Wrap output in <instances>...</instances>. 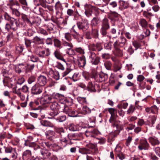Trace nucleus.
<instances>
[{
	"instance_id": "1",
	"label": "nucleus",
	"mask_w": 160,
	"mask_h": 160,
	"mask_svg": "<svg viewBox=\"0 0 160 160\" xmlns=\"http://www.w3.org/2000/svg\"><path fill=\"white\" fill-rule=\"evenodd\" d=\"M55 131L59 134L60 136V140L61 143L63 142L64 143L63 145H62V147L64 148L67 145V143L68 140L67 139V137H68V138L70 140H71L72 138V137H74L75 136V135L73 134L72 135L68 134L67 132H65L63 128H58L54 126L53 127Z\"/></svg>"
},
{
	"instance_id": "2",
	"label": "nucleus",
	"mask_w": 160,
	"mask_h": 160,
	"mask_svg": "<svg viewBox=\"0 0 160 160\" xmlns=\"http://www.w3.org/2000/svg\"><path fill=\"white\" fill-rule=\"evenodd\" d=\"M108 111L111 114V117L109 120V122L112 124L113 126H118L119 128L122 129V127L119 124V123H120V122L116 119V109L113 108H109Z\"/></svg>"
},
{
	"instance_id": "3",
	"label": "nucleus",
	"mask_w": 160,
	"mask_h": 160,
	"mask_svg": "<svg viewBox=\"0 0 160 160\" xmlns=\"http://www.w3.org/2000/svg\"><path fill=\"white\" fill-rule=\"evenodd\" d=\"M64 106V104L58 103L54 102L50 106V108L52 111L50 112V114L52 116H55L57 115L59 112L60 109L61 107Z\"/></svg>"
},
{
	"instance_id": "4",
	"label": "nucleus",
	"mask_w": 160,
	"mask_h": 160,
	"mask_svg": "<svg viewBox=\"0 0 160 160\" xmlns=\"http://www.w3.org/2000/svg\"><path fill=\"white\" fill-rule=\"evenodd\" d=\"M108 19L104 18L102 21V28L100 30V33L102 36L105 37L107 33V30L110 28L109 24Z\"/></svg>"
},
{
	"instance_id": "5",
	"label": "nucleus",
	"mask_w": 160,
	"mask_h": 160,
	"mask_svg": "<svg viewBox=\"0 0 160 160\" xmlns=\"http://www.w3.org/2000/svg\"><path fill=\"white\" fill-rule=\"evenodd\" d=\"M77 25L78 29L83 32H86L89 28L88 22L85 19L81 21L78 22Z\"/></svg>"
},
{
	"instance_id": "6",
	"label": "nucleus",
	"mask_w": 160,
	"mask_h": 160,
	"mask_svg": "<svg viewBox=\"0 0 160 160\" xmlns=\"http://www.w3.org/2000/svg\"><path fill=\"white\" fill-rule=\"evenodd\" d=\"M52 100L51 95L46 94L45 92L43 93L39 99V101L41 104L44 105L50 103Z\"/></svg>"
},
{
	"instance_id": "7",
	"label": "nucleus",
	"mask_w": 160,
	"mask_h": 160,
	"mask_svg": "<svg viewBox=\"0 0 160 160\" xmlns=\"http://www.w3.org/2000/svg\"><path fill=\"white\" fill-rule=\"evenodd\" d=\"M139 145L138 148L140 150H148L150 148V146L146 139H140L139 141Z\"/></svg>"
},
{
	"instance_id": "8",
	"label": "nucleus",
	"mask_w": 160,
	"mask_h": 160,
	"mask_svg": "<svg viewBox=\"0 0 160 160\" xmlns=\"http://www.w3.org/2000/svg\"><path fill=\"white\" fill-rule=\"evenodd\" d=\"M19 26V22H12L7 23L6 24L5 28L6 30L9 31L10 29L13 31L16 30Z\"/></svg>"
},
{
	"instance_id": "9",
	"label": "nucleus",
	"mask_w": 160,
	"mask_h": 160,
	"mask_svg": "<svg viewBox=\"0 0 160 160\" xmlns=\"http://www.w3.org/2000/svg\"><path fill=\"white\" fill-rule=\"evenodd\" d=\"M90 128H92V126H90L89 128L85 132V135L87 137H91L93 138H96V136L98 134V130L93 129L91 130Z\"/></svg>"
},
{
	"instance_id": "10",
	"label": "nucleus",
	"mask_w": 160,
	"mask_h": 160,
	"mask_svg": "<svg viewBox=\"0 0 160 160\" xmlns=\"http://www.w3.org/2000/svg\"><path fill=\"white\" fill-rule=\"evenodd\" d=\"M42 87L38 84H36L31 88V93L33 95H39L42 91Z\"/></svg>"
},
{
	"instance_id": "11",
	"label": "nucleus",
	"mask_w": 160,
	"mask_h": 160,
	"mask_svg": "<svg viewBox=\"0 0 160 160\" xmlns=\"http://www.w3.org/2000/svg\"><path fill=\"white\" fill-rule=\"evenodd\" d=\"M127 39L124 37H120L114 42L113 46L122 47L127 43Z\"/></svg>"
},
{
	"instance_id": "12",
	"label": "nucleus",
	"mask_w": 160,
	"mask_h": 160,
	"mask_svg": "<svg viewBox=\"0 0 160 160\" xmlns=\"http://www.w3.org/2000/svg\"><path fill=\"white\" fill-rule=\"evenodd\" d=\"M119 124L120 126H121L122 127V129L119 128L118 126H113L112 125V124H111V126L112 127H113V128L116 127L117 129L116 130H115L114 132H111V133H110L109 134V137L111 138L112 139L113 138L117 137V136L119 134V133L120 132V131L121 130H122L123 128V125L121 124L120 123H119Z\"/></svg>"
},
{
	"instance_id": "13",
	"label": "nucleus",
	"mask_w": 160,
	"mask_h": 160,
	"mask_svg": "<svg viewBox=\"0 0 160 160\" xmlns=\"http://www.w3.org/2000/svg\"><path fill=\"white\" fill-rule=\"evenodd\" d=\"M22 157L23 160H31L33 156L31 150H26L23 152Z\"/></svg>"
},
{
	"instance_id": "14",
	"label": "nucleus",
	"mask_w": 160,
	"mask_h": 160,
	"mask_svg": "<svg viewBox=\"0 0 160 160\" xmlns=\"http://www.w3.org/2000/svg\"><path fill=\"white\" fill-rule=\"evenodd\" d=\"M47 82V78L46 77L43 75H40L38 78L37 84L43 87L44 86Z\"/></svg>"
},
{
	"instance_id": "15",
	"label": "nucleus",
	"mask_w": 160,
	"mask_h": 160,
	"mask_svg": "<svg viewBox=\"0 0 160 160\" xmlns=\"http://www.w3.org/2000/svg\"><path fill=\"white\" fill-rule=\"evenodd\" d=\"M3 15L4 20L9 22H19L16 19L11 17L7 12H5Z\"/></svg>"
},
{
	"instance_id": "16",
	"label": "nucleus",
	"mask_w": 160,
	"mask_h": 160,
	"mask_svg": "<svg viewBox=\"0 0 160 160\" xmlns=\"http://www.w3.org/2000/svg\"><path fill=\"white\" fill-rule=\"evenodd\" d=\"M9 4L11 9L16 8H20V5L17 0H10Z\"/></svg>"
},
{
	"instance_id": "17",
	"label": "nucleus",
	"mask_w": 160,
	"mask_h": 160,
	"mask_svg": "<svg viewBox=\"0 0 160 160\" xmlns=\"http://www.w3.org/2000/svg\"><path fill=\"white\" fill-rule=\"evenodd\" d=\"M86 146L90 149L91 154H94L98 151L97 145L95 144L90 143L86 145Z\"/></svg>"
},
{
	"instance_id": "18",
	"label": "nucleus",
	"mask_w": 160,
	"mask_h": 160,
	"mask_svg": "<svg viewBox=\"0 0 160 160\" xmlns=\"http://www.w3.org/2000/svg\"><path fill=\"white\" fill-rule=\"evenodd\" d=\"M98 82H102L105 81L108 79V75L107 74L104 73L102 72H101L98 74Z\"/></svg>"
},
{
	"instance_id": "19",
	"label": "nucleus",
	"mask_w": 160,
	"mask_h": 160,
	"mask_svg": "<svg viewBox=\"0 0 160 160\" xmlns=\"http://www.w3.org/2000/svg\"><path fill=\"white\" fill-rule=\"evenodd\" d=\"M78 66L80 67L83 68L86 64V58L84 55L78 57Z\"/></svg>"
},
{
	"instance_id": "20",
	"label": "nucleus",
	"mask_w": 160,
	"mask_h": 160,
	"mask_svg": "<svg viewBox=\"0 0 160 160\" xmlns=\"http://www.w3.org/2000/svg\"><path fill=\"white\" fill-rule=\"evenodd\" d=\"M43 146L44 147L46 146L48 148L50 149H52L53 148H56L57 149H62V148H59V146L56 144H52L51 142H45L42 143Z\"/></svg>"
},
{
	"instance_id": "21",
	"label": "nucleus",
	"mask_w": 160,
	"mask_h": 160,
	"mask_svg": "<svg viewBox=\"0 0 160 160\" xmlns=\"http://www.w3.org/2000/svg\"><path fill=\"white\" fill-rule=\"evenodd\" d=\"M118 2L120 6L119 8L121 7L123 9H126L129 7V3L128 1L119 0Z\"/></svg>"
},
{
	"instance_id": "22",
	"label": "nucleus",
	"mask_w": 160,
	"mask_h": 160,
	"mask_svg": "<svg viewBox=\"0 0 160 160\" xmlns=\"http://www.w3.org/2000/svg\"><path fill=\"white\" fill-rule=\"evenodd\" d=\"M100 22V18L98 17L94 18L91 21V25L92 28L95 27Z\"/></svg>"
},
{
	"instance_id": "23",
	"label": "nucleus",
	"mask_w": 160,
	"mask_h": 160,
	"mask_svg": "<svg viewBox=\"0 0 160 160\" xmlns=\"http://www.w3.org/2000/svg\"><path fill=\"white\" fill-rule=\"evenodd\" d=\"M44 39L40 38L37 36H35L32 39V42L36 44H44Z\"/></svg>"
},
{
	"instance_id": "24",
	"label": "nucleus",
	"mask_w": 160,
	"mask_h": 160,
	"mask_svg": "<svg viewBox=\"0 0 160 160\" xmlns=\"http://www.w3.org/2000/svg\"><path fill=\"white\" fill-rule=\"evenodd\" d=\"M55 57L58 59L61 60L66 63L65 59L61 55V53L58 49H56L54 52Z\"/></svg>"
},
{
	"instance_id": "25",
	"label": "nucleus",
	"mask_w": 160,
	"mask_h": 160,
	"mask_svg": "<svg viewBox=\"0 0 160 160\" xmlns=\"http://www.w3.org/2000/svg\"><path fill=\"white\" fill-rule=\"evenodd\" d=\"M71 33L72 36L73 37V38L76 39L78 42H80V38L82 39L81 36L78 33L76 32L75 30H73V31L71 32Z\"/></svg>"
},
{
	"instance_id": "26",
	"label": "nucleus",
	"mask_w": 160,
	"mask_h": 160,
	"mask_svg": "<svg viewBox=\"0 0 160 160\" xmlns=\"http://www.w3.org/2000/svg\"><path fill=\"white\" fill-rule=\"evenodd\" d=\"M41 153L43 156V158L46 160L52 156L50 152L46 149L42 151Z\"/></svg>"
},
{
	"instance_id": "27",
	"label": "nucleus",
	"mask_w": 160,
	"mask_h": 160,
	"mask_svg": "<svg viewBox=\"0 0 160 160\" xmlns=\"http://www.w3.org/2000/svg\"><path fill=\"white\" fill-rule=\"evenodd\" d=\"M55 132L53 131L49 130L45 133L46 138L50 140H52V138L54 136Z\"/></svg>"
},
{
	"instance_id": "28",
	"label": "nucleus",
	"mask_w": 160,
	"mask_h": 160,
	"mask_svg": "<svg viewBox=\"0 0 160 160\" xmlns=\"http://www.w3.org/2000/svg\"><path fill=\"white\" fill-rule=\"evenodd\" d=\"M149 142L152 146H155L158 145L160 142L157 138L152 137H150L148 139Z\"/></svg>"
},
{
	"instance_id": "29",
	"label": "nucleus",
	"mask_w": 160,
	"mask_h": 160,
	"mask_svg": "<svg viewBox=\"0 0 160 160\" xmlns=\"http://www.w3.org/2000/svg\"><path fill=\"white\" fill-rule=\"evenodd\" d=\"M86 90L91 92H95L96 91L95 86L93 84L92 82H90L88 83Z\"/></svg>"
},
{
	"instance_id": "30",
	"label": "nucleus",
	"mask_w": 160,
	"mask_h": 160,
	"mask_svg": "<svg viewBox=\"0 0 160 160\" xmlns=\"http://www.w3.org/2000/svg\"><path fill=\"white\" fill-rule=\"evenodd\" d=\"M51 96L52 97V99H55L58 100L62 99L64 97L63 95L58 93H53Z\"/></svg>"
},
{
	"instance_id": "31",
	"label": "nucleus",
	"mask_w": 160,
	"mask_h": 160,
	"mask_svg": "<svg viewBox=\"0 0 160 160\" xmlns=\"http://www.w3.org/2000/svg\"><path fill=\"white\" fill-rule=\"evenodd\" d=\"M90 150L85 148H80L79 149V152L82 154H91Z\"/></svg>"
},
{
	"instance_id": "32",
	"label": "nucleus",
	"mask_w": 160,
	"mask_h": 160,
	"mask_svg": "<svg viewBox=\"0 0 160 160\" xmlns=\"http://www.w3.org/2000/svg\"><path fill=\"white\" fill-rule=\"evenodd\" d=\"M41 124L43 126L45 127H54L53 124L51 122L46 121L42 120L40 121Z\"/></svg>"
},
{
	"instance_id": "33",
	"label": "nucleus",
	"mask_w": 160,
	"mask_h": 160,
	"mask_svg": "<svg viewBox=\"0 0 160 160\" xmlns=\"http://www.w3.org/2000/svg\"><path fill=\"white\" fill-rule=\"evenodd\" d=\"M113 46L116 52V55L119 57L122 56L123 54L122 51L120 49L121 47L115 46Z\"/></svg>"
},
{
	"instance_id": "34",
	"label": "nucleus",
	"mask_w": 160,
	"mask_h": 160,
	"mask_svg": "<svg viewBox=\"0 0 160 160\" xmlns=\"http://www.w3.org/2000/svg\"><path fill=\"white\" fill-rule=\"evenodd\" d=\"M104 61V66L106 69L108 70H111L112 64L111 62L107 60Z\"/></svg>"
},
{
	"instance_id": "35",
	"label": "nucleus",
	"mask_w": 160,
	"mask_h": 160,
	"mask_svg": "<svg viewBox=\"0 0 160 160\" xmlns=\"http://www.w3.org/2000/svg\"><path fill=\"white\" fill-rule=\"evenodd\" d=\"M22 18L25 22L28 23H29L31 25L36 24V23H37L36 21H33L31 22L28 18L27 16L25 15H22Z\"/></svg>"
},
{
	"instance_id": "36",
	"label": "nucleus",
	"mask_w": 160,
	"mask_h": 160,
	"mask_svg": "<svg viewBox=\"0 0 160 160\" xmlns=\"http://www.w3.org/2000/svg\"><path fill=\"white\" fill-rule=\"evenodd\" d=\"M98 74L97 73L96 71L95 70L92 71L91 73L90 74V77L91 78L94 79L96 82L97 81L98 77Z\"/></svg>"
},
{
	"instance_id": "37",
	"label": "nucleus",
	"mask_w": 160,
	"mask_h": 160,
	"mask_svg": "<svg viewBox=\"0 0 160 160\" xmlns=\"http://www.w3.org/2000/svg\"><path fill=\"white\" fill-rule=\"evenodd\" d=\"M54 46L55 47H57L59 49L62 48V46L61 42L58 39L55 38L53 40Z\"/></svg>"
},
{
	"instance_id": "38",
	"label": "nucleus",
	"mask_w": 160,
	"mask_h": 160,
	"mask_svg": "<svg viewBox=\"0 0 160 160\" xmlns=\"http://www.w3.org/2000/svg\"><path fill=\"white\" fill-rule=\"evenodd\" d=\"M139 23L142 28H146L148 27V22L144 19H140L139 20Z\"/></svg>"
},
{
	"instance_id": "39",
	"label": "nucleus",
	"mask_w": 160,
	"mask_h": 160,
	"mask_svg": "<svg viewBox=\"0 0 160 160\" xmlns=\"http://www.w3.org/2000/svg\"><path fill=\"white\" fill-rule=\"evenodd\" d=\"M62 45L67 48V50L72 48L73 47V45L72 43L66 41L63 42Z\"/></svg>"
},
{
	"instance_id": "40",
	"label": "nucleus",
	"mask_w": 160,
	"mask_h": 160,
	"mask_svg": "<svg viewBox=\"0 0 160 160\" xmlns=\"http://www.w3.org/2000/svg\"><path fill=\"white\" fill-rule=\"evenodd\" d=\"M82 110L86 114H89L91 113V111H95V110L94 108H93L92 109H91L90 108L88 107L87 106H84L82 107Z\"/></svg>"
},
{
	"instance_id": "41",
	"label": "nucleus",
	"mask_w": 160,
	"mask_h": 160,
	"mask_svg": "<svg viewBox=\"0 0 160 160\" xmlns=\"http://www.w3.org/2000/svg\"><path fill=\"white\" fill-rule=\"evenodd\" d=\"M100 57L97 56L90 61L92 64L97 65L100 62Z\"/></svg>"
},
{
	"instance_id": "42",
	"label": "nucleus",
	"mask_w": 160,
	"mask_h": 160,
	"mask_svg": "<svg viewBox=\"0 0 160 160\" xmlns=\"http://www.w3.org/2000/svg\"><path fill=\"white\" fill-rule=\"evenodd\" d=\"M36 53L41 58H43L46 56V54L45 53V51L44 50H42L39 51H36Z\"/></svg>"
},
{
	"instance_id": "43",
	"label": "nucleus",
	"mask_w": 160,
	"mask_h": 160,
	"mask_svg": "<svg viewBox=\"0 0 160 160\" xmlns=\"http://www.w3.org/2000/svg\"><path fill=\"white\" fill-rule=\"evenodd\" d=\"M19 8H16L11 9L12 14L15 15L17 17H19L20 15V12L18 11Z\"/></svg>"
},
{
	"instance_id": "44",
	"label": "nucleus",
	"mask_w": 160,
	"mask_h": 160,
	"mask_svg": "<svg viewBox=\"0 0 160 160\" xmlns=\"http://www.w3.org/2000/svg\"><path fill=\"white\" fill-rule=\"evenodd\" d=\"M135 109V107L134 105H130L127 111V114H130L133 113Z\"/></svg>"
},
{
	"instance_id": "45",
	"label": "nucleus",
	"mask_w": 160,
	"mask_h": 160,
	"mask_svg": "<svg viewBox=\"0 0 160 160\" xmlns=\"http://www.w3.org/2000/svg\"><path fill=\"white\" fill-rule=\"evenodd\" d=\"M77 100L81 104L87 103L86 98H85L78 97L77 98Z\"/></svg>"
},
{
	"instance_id": "46",
	"label": "nucleus",
	"mask_w": 160,
	"mask_h": 160,
	"mask_svg": "<svg viewBox=\"0 0 160 160\" xmlns=\"http://www.w3.org/2000/svg\"><path fill=\"white\" fill-rule=\"evenodd\" d=\"M61 107L64 112L67 114H68L69 112H70L71 108L64 104V106Z\"/></svg>"
},
{
	"instance_id": "47",
	"label": "nucleus",
	"mask_w": 160,
	"mask_h": 160,
	"mask_svg": "<svg viewBox=\"0 0 160 160\" xmlns=\"http://www.w3.org/2000/svg\"><path fill=\"white\" fill-rule=\"evenodd\" d=\"M112 42L110 41V42L105 43L104 44V48L105 49L108 50H111L112 48V45L111 42Z\"/></svg>"
},
{
	"instance_id": "48",
	"label": "nucleus",
	"mask_w": 160,
	"mask_h": 160,
	"mask_svg": "<svg viewBox=\"0 0 160 160\" xmlns=\"http://www.w3.org/2000/svg\"><path fill=\"white\" fill-rule=\"evenodd\" d=\"M92 28V34L95 38H97L98 37V31L96 29L93 28Z\"/></svg>"
},
{
	"instance_id": "49",
	"label": "nucleus",
	"mask_w": 160,
	"mask_h": 160,
	"mask_svg": "<svg viewBox=\"0 0 160 160\" xmlns=\"http://www.w3.org/2000/svg\"><path fill=\"white\" fill-rule=\"evenodd\" d=\"M78 115V112L73 110L71 109L70 112H69L68 115L71 117H75L77 116Z\"/></svg>"
},
{
	"instance_id": "50",
	"label": "nucleus",
	"mask_w": 160,
	"mask_h": 160,
	"mask_svg": "<svg viewBox=\"0 0 160 160\" xmlns=\"http://www.w3.org/2000/svg\"><path fill=\"white\" fill-rule=\"evenodd\" d=\"M151 113L157 114L158 113V109L155 106L153 105L151 107Z\"/></svg>"
},
{
	"instance_id": "51",
	"label": "nucleus",
	"mask_w": 160,
	"mask_h": 160,
	"mask_svg": "<svg viewBox=\"0 0 160 160\" xmlns=\"http://www.w3.org/2000/svg\"><path fill=\"white\" fill-rule=\"evenodd\" d=\"M71 36H72L71 33H65L64 34V37L66 39L70 42L72 40Z\"/></svg>"
},
{
	"instance_id": "52",
	"label": "nucleus",
	"mask_w": 160,
	"mask_h": 160,
	"mask_svg": "<svg viewBox=\"0 0 160 160\" xmlns=\"http://www.w3.org/2000/svg\"><path fill=\"white\" fill-rule=\"evenodd\" d=\"M75 51L81 55H83L85 53L84 49L81 47L76 48Z\"/></svg>"
},
{
	"instance_id": "53",
	"label": "nucleus",
	"mask_w": 160,
	"mask_h": 160,
	"mask_svg": "<svg viewBox=\"0 0 160 160\" xmlns=\"http://www.w3.org/2000/svg\"><path fill=\"white\" fill-rule=\"evenodd\" d=\"M34 67V64L32 65H28L26 66V69L25 70V72H28L29 71L32 70Z\"/></svg>"
},
{
	"instance_id": "54",
	"label": "nucleus",
	"mask_w": 160,
	"mask_h": 160,
	"mask_svg": "<svg viewBox=\"0 0 160 160\" xmlns=\"http://www.w3.org/2000/svg\"><path fill=\"white\" fill-rule=\"evenodd\" d=\"M89 57V59L90 61H91L94 58L97 56L96 54L93 52L90 51L88 53Z\"/></svg>"
},
{
	"instance_id": "55",
	"label": "nucleus",
	"mask_w": 160,
	"mask_h": 160,
	"mask_svg": "<svg viewBox=\"0 0 160 160\" xmlns=\"http://www.w3.org/2000/svg\"><path fill=\"white\" fill-rule=\"evenodd\" d=\"M39 3L38 5L42 6L43 8H46L48 7V5H47L46 1L44 0H39Z\"/></svg>"
},
{
	"instance_id": "56",
	"label": "nucleus",
	"mask_w": 160,
	"mask_h": 160,
	"mask_svg": "<svg viewBox=\"0 0 160 160\" xmlns=\"http://www.w3.org/2000/svg\"><path fill=\"white\" fill-rule=\"evenodd\" d=\"M29 147L33 148L34 150H35L37 148H40L39 146L35 142L29 143Z\"/></svg>"
},
{
	"instance_id": "57",
	"label": "nucleus",
	"mask_w": 160,
	"mask_h": 160,
	"mask_svg": "<svg viewBox=\"0 0 160 160\" xmlns=\"http://www.w3.org/2000/svg\"><path fill=\"white\" fill-rule=\"evenodd\" d=\"M68 128L70 130L72 131H76L77 130L76 126L73 123L70 124Z\"/></svg>"
},
{
	"instance_id": "58",
	"label": "nucleus",
	"mask_w": 160,
	"mask_h": 160,
	"mask_svg": "<svg viewBox=\"0 0 160 160\" xmlns=\"http://www.w3.org/2000/svg\"><path fill=\"white\" fill-rule=\"evenodd\" d=\"M4 148L5 149V152L6 153H11L13 150V148L10 147H7L4 146Z\"/></svg>"
},
{
	"instance_id": "59",
	"label": "nucleus",
	"mask_w": 160,
	"mask_h": 160,
	"mask_svg": "<svg viewBox=\"0 0 160 160\" xmlns=\"http://www.w3.org/2000/svg\"><path fill=\"white\" fill-rule=\"evenodd\" d=\"M38 32L39 33L43 34L44 36H47L48 35L47 31L42 28H40L38 30Z\"/></svg>"
},
{
	"instance_id": "60",
	"label": "nucleus",
	"mask_w": 160,
	"mask_h": 160,
	"mask_svg": "<svg viewBox=\"0 0 160 160\" xmlns=\"http://www.w3.org/2000/svg\"><path fill=\"white\" fill-rule=\"evenodd\" d=\"M133 45L136 49H138L141 46V44L139 41H134L132 42Z\"/></svg>"
},
{
	"instance_id": "61",
	"label": "nucleus",
	"mask_w": 160,
	"mask_h": 160,
	"mask_svg": "<svg viewBox=\"0 0 160 160\" xmlns=\"http://www.w3.org/2000/svg\"><path fill=\"white\" fill-rule=\"evenodd\" d=\"M35 78L34 76H31L28 79V81L29 84H31L35 82Z\"/></svg>"
},
{
	"instance_id": "62",
	"label": "nucleus",
	"mask_w": 160,
	"mask_h": 160,
	"mask_svg": "<svg viewBox=\"0 0 160 160\" xmlns=\"http://www.w3.org/2000/svg\"><path fill=\"white\" fill-rule=\"evenodd\" d=\"M101 57L103 59H107L110 58V55L108 53H104L102 54Z\"/></svg>"
},
{
	"instance_id": "63",
	"label": "nucleus",
	"mask_w": 160,
	"mask_h": 160,
	"mask_svg": "<svg viewBox=\"0 0 160 160\" xmlns=\"http://www.w3.org/2000/svg\"><path fill=\"white\" fill-rule=\"evenodd\" d=\"M66 119V116L65 115H62L58 117L57 120L59 122H62L65 121Z\"/></svg>"
},
{
	"instance_id": "64",
	"label": "nucleus",
	"mask_w": 160,
	"mask_h": 160,
	"mask_svg": "<svg viewBox=\"0 0 160 160\" xmlns=\"http://www.w3.org/2000/svg\"><path fill=\"white\" fill-rule=\"evenodd\" d=\"M52 77L56 80H59V74L58 72H55V73Z\"/></svg>"
}]
</instances>
